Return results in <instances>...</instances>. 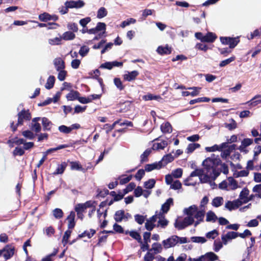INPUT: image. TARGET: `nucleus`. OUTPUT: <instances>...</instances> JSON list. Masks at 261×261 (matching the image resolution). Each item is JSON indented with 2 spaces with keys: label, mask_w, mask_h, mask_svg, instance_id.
<instances>
[{
  "label": "nucleus",
  "mask_w": 261,
  "mask_h": 261,
  "mask_svg": "<svg viewBox=\"0 0 261 261\" xmlns=\"http://www.w3.org/2000/svg\"><path fill=\"white\" fill-rule=\"evenodd\" d=\"M99 95L97 94H92L88 96L87 97H80L78 96L77 100L79 101L83 104L88 103L91 102L93 100L99 98Z\"/></svg>",
  "instance_id": "obj_14"
},
{
  "label": "nucleus",
  "mask_w": 261,
  "mask_h": 261,
  "mask_svg": "<svg viewBox=\"0 0 261 261\" xmlns=\"http://www.w3.org/2000/svg\"><path fill=\"white\" fill-rule=\"evenodd\" d=\"M15 248L12 245H7L4 248V257L5 259L11 258L14 254Z\"/></svg>",
  "instance_id": "obj_12"
},
{
  "label": "nucleus",
  "mask_w": 261,
  "mask_h": 261,
  "mask_svg": "<svg viewBox=\"0 0 261 261\" xmlns=\"http://www.w3.org/2000/svg\"><path fill=\"white\" fill-rule=\"evenodd\" d=\"M225 146V143H222L221 145L219 146L215 145L212 147H206L205 150L207 152H213L216 150H222Z\"/></svg>",
  "instance_id": "obj_33"
},
{
  "label": "nucleus",
  "mask_w": 261,
  "mask_h": 261,
  "mask_svg": "<svg viewBox=\"0 0 261 261\" xmlns=\"http://www.w3.org/2000/svg\"><path fill=\"white\" fill-rule=\"evenodd\" d=\"M235 59H236L235 57L234 56H232V57H231L230 58H229L228 59H227L226 60L222 61L220 62V63L219 64V66H220V67H224L226 65L229 64L231 62H232L233 61H234Z\"/></svg>",
  "instance_id": "obj_56"
},
{
  "label": "nucleus",
  "mask_w": 261,
  "mask_h": 261,
  "mask_svg": "<svg viewBox=\"0 0 261 261\" xmlns=\"http://www.w3.org/2000/svg\"><path fill=\"white\" fill-rule=\"evenodd\" d=\"M44 130H49L52 126V123L47 118L43 117L41 119Z\"/></svg>",
  "instance_id": "obj_26"
},
{
  "label": "nucleus",
  "mask_w": 261,
  "mask_h": 261,
  "mask_svg": "<svg viewBox=\"0 0 261 261\" xmlns=\"http://www.w3.org/2000/svg\"><path fill=\"white\" fill-rule=\"evenodd\" d=\"M227 181L229 190H234L240 187L237 181L232 177H229L227 179Z\"/></svg>",
  "instance_id": "obj_21"
},
{
  "label": "nucleus",
  "mask_w": 261,
  "mask_h": 261,
  "mask_svg": "<svg viewBox=\"0 0 261 261\" xmlns=\"http://www.w3.org/2000/svg\"><path fill=\"white\" fill-rule=\"evenodd\" d=\"M86 207L83 203H79L75 206L74 210L77 213H83L86 210Z\"/></svg>",
  "instance_id": "obj_64"
},
{
  "label": "nucleus",
  "mask_w": 261,
  "mask_h": 261,
  "mask_svg": "<svg viewBox=\"0 0 261 261\" xmlns=\"http://www.w3.org/2000/svg\"><path fill=\"white\" fill-rule=\"evenodd\" d=\"M95 232L94 229H91L90 230L85 231L79 237L82 238L87 236L88 238H91L95 233Z\"/></svg>",
  "instance_id": "obj_48"
},
{
  "label": "nucleus",
  "mask_w": 261,
  "mask_h": 261,
  "mask_svg": "<svg viewBox=\"0 0 261 261\" xmlns=\"http://www.w3.org/2000/svg\"><path fill=\"white\" fill-rule=\"evenodd\" d=\"M132 178V175L125 176L122 175L118 178L119 180V183L121 185H123L127 183Z\"/></svg>",
  "instance_id": "obj_46"
},
{
  "label": "nucleus",
  "mask_w": 261,
  "mask_h": 261,
  "mask_svg": "<svg viewBox=\"0 0 261 261\" xmlns=\"http://www.w3.org/2000/svg\"><path fill=\"white\" fill-rule=\"evenodd\" d=\"M194 220L190 217H186L183 220L177 219L174 223V226L179 230L192 224Z\"/></svg>",
  "instance_id": "obj_5"
},
{
  "label": "nucleus",
  "mask_w": 261,
  "mask_h": 261,
  "mask_svg": "<svg viewBox=\"0 0 261 261\" xmlns=\"http://www.w3.org/2000/svg\"><path fill=\"white\" fill-rule=\"evenodd\" d=\"M156 216L154 215L149 219L147 220L145 225V228L147 230L150 231L152 230L154 227H156V224H155L156 222Z\"/></svg>",
  "instance_id": "obj_18"
},
{
  "label": "nucleus",
  "mask_w": 261,
  "mask_h": 261,
  "mask_svg": "<svg viewBox=\"0 0 261 261\" xmlns=\"http://www.w3.org/2000/svg\"><path fill=\"white\" fill-rule=\"evenodd\" d=\"M70 164L71 165V170H80L83 172H85V169L83 168L79 162H71Z\"/></svg>",
  "instance_id": "obj_32"
},
{
  "label": "nucleus",
  "mask_w": 261,
  "mask_h": 261,
  "mask_svg": "<svg viewBox=\"0 0 261 261\" xmlns=\"http://www.w3.org/2000/svg\"><path fill=\"white\" fill-rule=\"evenodd\" d=\"M151 252L153 251L154 254L160 253L162 250L161 244L158 243H154L152 245V247L149 250Z\"/></svg>",
  "instance_id": "obj_29"
},
{
  "label": "nucleus",
  "mask_w": 261,
  "mask_h": 261,
  "mask_svg": "<svg viewBox=\"0 0 261 261\" xmlns=\"http://www.w3.org/2000/svg\"><path fill=\"white\" fill-rule=\"evenodd\" d=\"M122 65L123 62L115 61L113 62H107L102 64L100 68L111 69L113 67H121Z\"/></svg>",
  "instance_id": "obj_15"
},
{
  "label": "nucleus",
  "mask_w": 261,
  "mask_h": 261,
  "mask_svg": "<svg viewBox=\"0 0 261 261\" xmlns=\"http://www.w3.org/2000/svg\"><path fill=\"white\" fill-rule=\"evenodd\" d=\"M18 121L16 124L13 122L11 124V127L13 132L15 131L17 127L23 125L25 121L30 120L31 118V115L29 110L22 109L17 114Z\"/></svg>",
  "instance_id": "obj_4"
},
{
  "label": "nucleus",
  "mask_w": 261,
  "mask_h": 261,
  "mask_svg": "<svg viewBox=\"0 0 261 261\" xmlns=\"http://www.w3.org/2000/svg\"><path fill=\"white\" fill-rule=\"evenodd\" d=\"M139 72L137 70L125 71V73L123 75V78L124 81L131 82L135 80L139 75Z\"/></svg>",
  "instance_id": "obj_13"
},
{
  "label": "nucleus",
  "mask_w": 261,
  "mask_h": 261,
  "mask_svg": "<svg viewBox=\"0 0 261 261\" xmlns=\"http://www.w3.org/2000/svg\"><path fill=\"white\" fill-rule=\"evenodd\" d=\"M124 211L119 210L115 213L114 219L116 222H120L124 220Z\"/></svg>",
  "instance_id": "obj_38"
},
{
  "label": "nucleus",
  "mask_w": 261,
  "mask_h": 261,
  "mask_svg": "<svg viewBox=\"0 0 261 261\" xmlns=\"http://www.w3.org/2000/svg\"><path fill=\"white\" fill-rule=\"evenodd\" d=\"M75 213L73 211H71L67 218L68 221V227L69 229H72L75 226Z\"/></svg>",
  "instance_id": "obj_23"
},
{
  "label": "nucleus",
  "mask_w": 261,
  "mask_h": 261,
  "mask_svg": "<svg viewBox=\"0 0 261 261\" xmlns=\"http://www.w3.org/2000/svg\"><path fill=\"white\" fill-rule=\"evenodd\" d=\"M108 12L106 9L104 7H100L97 13V17L98 18H102L107 15Z\"/></svg>",
  "instance_id": "obj_44"
},
{
  "label": "nucleus",
  "mask_w": 261,
  "mask_h": 261,
  "mask_svg": "<svg viewBox=\"0 0 261 261\" xmlns=\"http://www.w3.org/2000/svg\"><path fill=\"white\" fill-rule=\"evenodd\" d=\"M128 233L130 237L136 240L138 242H141V237L138 232L136 231H130Z\"/></svg>",
  "instance_id": "obj_61"
},
{
  "label": "nucleus",
  "mask_w": 261,
  "mask_h": 261,
  "mask_svg": "<svg viewBox=\"0 0 261 261\" xmlns=\"http://www.w3.org/2000/svg\"><path fill=\"white\" fill-rule=\"evenodd\" d=\"M58 79L60 81H63L67 74V71L65 70V69L58 70Z\"/></svg>",
  "instance_id": "obj_50"
},
{
  "label": "nucleus",
  "mask_w": 261,
  "mask_h": 261,
  "mask_svg": "<svg viewBox=\"0 0 261 261\" xmlns=\"http://www.w3.org/2000/svg\"><path fill=\"white\" fill-rule=\"evenodd\" d=\"M189 90H192V92H190V95L194 97L197 96L199 95L200 93V91L201 90L200 87H189L188 88Z\"/></svg>",
  "instance_id": "obj_57"
},
{
  "label": "nucleus",
  "mask_w": 261,
  "mask_h": 261,
  "mask_svg": "<svg viewBox=\"0 0 261 261\" xmlns=\"http://www.w3.org/2000/svg\"><path fill=\"white\" fill-rule=\"evenodd\" d=\"M39 19L41 21L46 22L50 20V14L47 13H43L39 15Z\"/></svg>",
  "instance_id": "obj_63"
},
{
  "label": "nucleus",
  "mask_w": 261,
  "mask_h": 261,
  "mask_svg": "<svg viewBox=\"0 0 261 261\" xmlns=\"http://www.w3.org/2000/svg\"><path fill=\"white\" fill-rule=\"evenodd\" d=\"M114 83L115 85L119 90H122L124 89V87L122 84V82H121L120 79L119 78H115L114 79Z\"/></svg>",
  "instance_id": "obj_54"
},
{
  "label": "nucleus",
  "mask_w": 261,
  "mask_h": 261,
  "mask_svg": "<svg viewBox=\"0 0 261 261\" xmlns=\"http://www.w3.org/2000/svg\"><path fill=\"white\" fill-rule=\"evenodd\" d=\"M22 135L29 140L33 139L35 135L31 130H24L22 133Z\"/></svg>",
  "instance_id": "obj_53"
},
{
  "label": "nucleus",
  "mask_w": 261,
  "mask_h": 261,
  "mask_svg": "<svg viewBox=\"0 0 261 261\" xmlns=\"http://www.w3.org/2000/svg\"><path fill=\"white\" fill-rule=\"evenodd\" d=\"M238 206L237 203L235 201H228L225 204V207L229 211L234 210Z\"/></svg>",
  "instance_id": "obj_42"
},
{
  "label": "nucleus",
  "mask_w": 261,
  "mask_h": 261,
  "mask_svg": "<svg viewBox=\"0 0 261 261\" xmlns=\"http://www.w3.org/2000/svg\"><path fill=\"white\" fill-rule=\"evenodd\" d=\"M217 38V36L215 34L208 32L205 35H204L203 40V42H213Z\"/></svg>",
  "instance_id": "obj_25"
},
{
  "label": "nucleus",
  "mask_w": 261,
  "mask_h": 261,
  "mask_svg": "<svg viewBox=\"0 0 261 261\" xmlns=\"http://www.w3.org/2000/svg\"><path fill=\"white\" fill-rule=\"evenodd\" d=\"M154 255L155 254L153 253L149 250L145 255L144 257V260L153 261V260L154 259Z\"/></svg>",
  "instance_id": "obj_59"
},
{
  "label": "nucleus",
  "mask_w": 261,
  "mask_h": 261,
  "mask_svg": "<svg viewBox=\"0 0 261 261\" xmlns=\"http://www.w3.org/2000/svg\"><path fill=\"white\" fill-rule=\"evenodd\" d=\"M178 236H173L171 237L164 240L162 242L165 248H169L174 247L178 243Z\"/></svg>",
  "instance_id": "obj_9"
},
{
  "label": "nucleus",
  "mask_w": 261,
  "mask_h": 261,
  "mask_svg": "<svg viewBox=\"0 0 261 261\" xmlns=\"http://www.w3.org/2000/svg\"><path fill=\"white\" fill-rule=\"evenodd\" d=\"M202 261H215L218 259V256L213 252L206 253L201 255Z\"/></svg>",
  "instance_id": "obj_17"
},
{
  "label": "nucleus",
  "mask_w": 261,
  "mask_h": 261,
  "mask_svg": "<svg viewBox=\"0 0 261 261\" xmlns=\"http://www.w3.org/2000/svg\"><path fill=\"white\" fill-rule=\"evenodd\" d=\"M220 40L223 44L228 45L230 48L235 47L240 41L239 38L229 37H221Z\"/></svg>",
  "instance_id": "obj_6"
},
{
  "label": "nucleus",
  "mask_w": 261,
  "mask_h": 261,
  "mask_svg": "<svg viewBox=\"0 0 261 261\" xmlns=\"http://www.w3.org/2000/svg\"><path fill=\"white\" fill-rule=\"evenodd\" d=\"M162 167V162H155L152 164H146L145 166V170L147 172H150L155 169H160Z\"/></svg>",
  "instance_id": "obj_19"
},
{
  "label": "nucleus",
  "mask_w": 261,
  "mask_h": 261,
  "mask_svg": "<svg viewBox=\"0 0 261 261\" xmlns=\"http://www.w3.org/2000/svg\"><path fill=\"white\" fill-rule=\"evenodd\" d=\"M71 233V231L69 229L66 230L65 232L62 239V243L64 246L67 244L68 239L69 238Z\"/></svg>",
  "instance_id": "obj_52"
},
{
  "label": "nucleus",
  "mask_w": 261,
  "mask_h": 261,
  "mask_svg": "<svg viewBox=\"0 0 261 261\" xmlns=\"http://www.w3.org/2000/svg\"><path fill=\"white\" fill-rule=\"evenodd\" d=\"M168 145L166 141L163 140L160 142H154L152 145V149L159 150L164 149Z\"/></svg>",
  "instance_id": "obj_22"
},
{
  "label": "nucleus",
  "mask_w": 261,
  "mask_h": 261,
  "mask_svg": "<svg viewBox=\"0 0 261 261\" xmlns=\"http://www.w3.org/2000/svg\"><path fill=\"white\" fill-rule=\"evenodd\" d=\"M154 216H156L155 218L156 227H161L165 228L168 224V221L165 219V215L161 212H156Z\"/></svg>",
  "instance_id": "obj_8"
},
{
  "label": "nucleus",
  "mask_w": 261,
  "mask_h": 261,
  "mask_svg": "<svg viewBox=\"0 0 261 261\" xmlns=\"http://www.w3.org/2000/svg\"><path fill=\"white\" fill-rule=\"evenodd\" d=\"M247 103H250V105L255 106L261 103V95H257L255 96L250 101H248Z\"/></svg>",
  "instance_id": "obj_39"
},
{
  "label": "nucleus",
  "mask_w": 261,
  "mask_h": 261,
  "mask_svg": "<svg viewBox=\"0 0 261 261\" xmlns=\"http://www.w3.org/2000/svg\"><path fill=\"white\" fill-rule=\"evenodd\" d=\"M220 163L221 160L218 156H216L215 154H213L211 157L204 160L202 165L204 170L215 175V177H218L221 173L220 170L218 168Z\"/></svg>",
  "instance_id": "obj_2"
},
{
  "label": "nucleus",
  "mask_w": 261,
  "mask_h": 261,
  "mask_svg": "<svg viewBox=\"0 0 261 261\" xmlns=\"http://www.w3.org/2000/svg\"><path fill=\"white\" fill-rule=\"evenodd\" d=\"M41 120L40 117H36L32 119L31 124V128L32 131H34L36 133H39L41 129V127L40 124L38 123V121Z\"/></svg>",
  "instance_id": "obj_16"
},
{
  "label": "nucleus",
  "mask_w": 261,
  "mask_h": 261,
  "mask_svg": "<svg viewBox=\"0 0 261 261\" xmlns=\"http://www.w3.org/2000/svg\"><path fill=\"white\" fill-rule=\"evenodd\" d=\"M182 174V170L181 168H177L172 172L171 174L166 175L165 181L167 185L171 184L173 180V177L180 178Z\"/></svg>",
  "instance_id": "obj_7"
},
{
  "label": "nucleus",
  "mask_w": 261,
  "mask_h": 261,
  "mask_svg": "<svg viewBox=\"0 0 261 261\" xmlns=\"http://www.w3.org/2000/svg\"><path fill=\"white\" fill-rule=\"evenodd\" d=\"M155 184V179H150L144 182V186L146 189H151L154 187Z\"/></svg>",
  "instance_id": "obj_49"
},
{
  "label": "nucleus",
  "mask_w": 261,
  "mask_h": 261,
  "mask_svg": "<svg viewBox=\"0 0 261 261\" xmlns=\"http://www.w3.org/2000/svg\"><path fill=\"white\" fill-rule=\"evenodd\" d=\"M223 201L224 200L222 197H216L213 199L212 204L214 206L218 207L223 204Z\"/></svg>",
  "instance_id": "obj_37"
},
{
  "label": "nucleus",
  "mask_w": 261,
  "mask_h": 261,
  "mask_svg": "<svg viewBox=\"0 0 261 261\" xmlns=\"http://www.w3.org/2000/svg\"><path fill=\"white\" fill-rule=\"evenodd\" d=\"M157 51L161 55L169 54L171 53V49L168 46L165 47L159 46L157 49Z\"/></svg>",
  "instance_id": "obj_40"
},
{
  "label": "nucleus",
  "mask_w": 261,
  "mask_h": 261,
  "mask_svg": "<svg viewBox=\"0 0 261 261\" xmlns=\"http://www.w3.org/2000/svg\"><path fill=\"white\" fill-rule=\"evenodd\" d=\"M213 173L206 171L205 170L197 169L193 171L186 179L184 180V185L186 186H194L195 184L193 182H190L192 177L198 176L201 183H207L213 181L216 179L217 177Z\"/></svg>",
  "instance_id": "obj_1"
},
{
  "label": "nucleus",
  "mask_w": 261,
  "mask_h": 261,
  "mask_svg": "<svg viewBox=\"0 0 261 261\" xmlns=\"http://www.w3.org/2000/svg\"><path fill=\"white\" fill-rule=\"evenodd\" d=\"M200 145L198 143H191L189 144L187 148L186 152L187 153L193 152L196 148L200 147Z\"/></svg>",
  "instance_id": "obj_43"
},
{
  "label": "nucleus",
  "mask_w": 261,
  "mask_h": 261,
  "mask_svg": "<svg viewBox=\"0 0 261 261\" xmlns=\"http://www.w3.org/2000/svg\"><path fill=\"white\" fill-rule=\"evenodd\" d=\"M192 242L198 243H204L206 242V239L202 237H193L191 238Z\"/></svg>",
  "instance_id": "obj_58"
},
{
  "label": "nucleus",
  "mask_w": 261,
  "mask_h": 261,
  "mask_svg": "<svg viewBox=\"0 0 261 261\" xmlns=\"http://www.w3.org/2000/svg\"><path fill=\"white\" fill-rule=\"evenodd\" d=\"M174 159V156H173L171 153L167 154L164 155L162 161L159 162H162V165L163 166H165L167 165L168 163L171 162Z\"/></svg>",
  "instance_id": "obj_27"
},
{
  "label": "nucleus",
  "mask_w": 261,
  "mask_h": 261,
  "mask_svg": "<svg viewBox=\"0 0 261 261\" xmlns=\"http://www.w3.org/2000/svg\"><path fill=\"white\" fill-rule=\"evenodd\" d=\"M218 234H219V233H218V232L217 230H213L212 231H211L207 232L206 234V237L208 239H214L218 236Z\"/></svg>",
  "instance_id": "obj_62"
},
{
  "label": "nucleus",
  "mask_w": 261,
  "mask_h": 261,
  "mask_svg": "<svg viewBox=\"0 0 261 261\" xmlns=\"http://www.w3.org/2000/svg\"><path fill=\"white\" fill-rule=\"evenodd\" d=\"M143 99L145 100H155L160 101L162 100V98L160 95H155L151 93H148L147 95L143 96Z\"/></svg>",
  "instance_id": "obj_28"
},
{
  "label": "nucleus",
  "mask_w": 261,
  "mask_h": 261,
  "mask_svg": "<svg viewBox=\"0 0 261 261\" xmlns=\"http://www.w3.org/2000/svg\"><path fill=\"white\" fill-rule=\"evenodd\" d=\"M136 22V20L134 18H130L124 20L120 24V27L122 28H124L125 27L129 25L130 24H134Z\"/></svg>",
  "instance_id": "obj_47"
},
{
  "label": "nucleus",
  "mask_w": 261,
  "mask_h": 261,
  "mask_svg": "<svg viewBox=\"0 0 261 261\" xmlns=\"http://www.w3.org/2000/svg\"><path fill=\"white\" fill-rule=\"evenodd\" d=\"M80 95V93L76 91H71L66 95V98L68 100H74L77 99L78 96Z\"/></svg>",
  "instance_id": "obj_34"
},
{
  "label": "nucleus",
  "mask_w": 261,
  "mask_h": 261,
  "mask_svg": "<svg viewBox=\"0 0 261 261\" xmlns=\"http://www.w3.org/2000/svg\"><path fill=\"white\" fill-rule=\"evenodd\" d=\"M184 213L187 215V217H190L192 219H196L197 220L195 222V226H197L200 221H202L204 217V212L202 211H198L196 205H191L187 208L184 210Z\"/></svg>",
  "instance_id": "obj_3"
},
{
  "label": "nucleus",
  "mask_w": 261,
  "mask_h": 261,
  "mask_svg": "<svg viewBox=\"0 0 261 261\" xmlns=\"http://www.w3.org/2000/svg\"><path fill=\"white\" fill-rule=\"evenodd\" d=\"M151 150L149 148L147 149L141 155V162H144L147 160L148 155L150 154Z\"/></svg>",
  "instance_id": "obj_55"
},
{
  "label": "nucleus",
  "mask_w": 261,
  "mask_h": 261,
  "mask_svg": "<svg viewBox=\"0 0 261 261\" xmlns=\"http://www.w3.org/2000/svg\"><path fill=\"white\" fill-rule=\"evenodd\" d=\"M97 33H101L102 34L106 33V25L103 22L97 23L95 28H94Z\"/></svg>",
  "instance_id": "obj_30"
},
{
  "label": "nucleus",
  "mask_w": 261,
  "mask_h": 261,
  "mask_svg": "<svg viewBox=\"0 0 261 261\" xmlns=\"http://www.w3.org/2000/svg\"><path fill=\"white\" fill-rule=\"evenodd\" d=\"M54 64L57 71L65 69L64 61L61 58H56L54 60Z\"/></svg>",
  "instance_id": "obj_20"
},
{
  "label": "nucleus",
  "mask_w": 261,
  "mask_h": 261,
  "mask_svg": "<svg viewBox=\"0 0 261 261\" xmlns=\"http://www.w3.org/2000/svg\"><path fill=\"white\" fill-rule=\"evenodd\" d=\"M66 5L69 9H80L83 8L85 6V3L84 1L81 0L78 1L71 0L66 1Z\"/></svg>",
  "instance_id": "obj_11"
},
{
  "label": "nucleus",
  "mask_w": 261,
  "mask_h": 261,
  "mask_svg": "<svg viewBox=\"0 0 261 261\" xmlns=\"http://www.w3.org/2000/svg\"><path fill=\"white\" fill-rule=\"evenodd\" d=\"M66 167V164L65 162L62 163L61 164L59 165L57 168L56 169V171L54 173V174H62Z\"/></svg>",
  "instance_id": "obj_45"
},
{
  "label": "nucleus",
  "mask_w": 261,
  "mask_h": 261,
  "mask_svg": "<svg viewBox=\"0 0 261 261\" xmlns=\"http://www.w3.org/2000/svg\"><path fill=\"white\" fill-rule=\"evenodd\" d=\"M75 34L69 31L64 33L61 37L62 39L65 40H73L75 38Z\"/></svg>",
  "instance_id": "obj_36"
},
{
  "label": "nucleus",
  "mask_w": 261,
  "mask_h": 261,
  "mask_svg": "<svg viewBox=\"0 0 261 261\" xmlns=\"http://www.w3.org/2000/svg\"><path fill=\"white\" fill-rule=\"evenodd\" d=\"M53 214L56 219H60L63 216V212L61 209L56 208L53 210Z\"/></svg>",
  "instance_id": "obj_51"
},
{
  "label": "nucleus",
  "mask_w": 261,
  "mask_h": 261,
  "mask_svg": "<svg viewBox=\"0 0 261 261\" xmlns=\"http://www.w3.org/2000/svg\"><path fill=\"white\" fill-rule=\"evenodd\" d=\"M217 219V217L214 212L210 211L207 213L206 218V221L214 222H215Z\"/></svg>",
  "instance_id": "obj_41"
},
{
  "label": "nucleus",
  "mask_w": 261,
  "mask_h": 261,
  "mask_svg": "<svg viewBox=\"0 0 261 261\" xmlns=\"http://www.w3.org/2000/svg\"><path fill=\"white\" fill-rule=\"evenodd\" d=\"M238 237V232L234 231H229L225 234H223L221 236L223 244L226 245L228 242L232 239H236Z\"/></svg>",
  "instance_id": "obj_10"
},
{
  "label": "nucleus",
  "mask_w": 261,
  "mask_h": 261,
  "mask_svg": "<svg viewBox=\"0 0 261 261\" xmlns=\"http://www.w3.org/2000/svg\"><path fill=\"white\" fill-rule=\"evenodd\" d=\"M161 129L164 133H170L172 132V127L169 122H165L161 125Z\"/></svg>",
  "instance_id": "obj_35"
},
{
  "label": "nucleus",
  "mask_w": 261,
  "mask_h": 261,
  "mask_svg": "<svg viewBox=\"0 0 261 261\" xmlns=\"http://www.w3.org/2000/svg\"><path fill=\"white\" fill-rule=\"evenodd\" d=\"M173 204V199L172 198H169L167 200L166 202L164 203L161 207V213L165 214L167 213L169 211L170 207Z\"/></svg>",
  "instance_id": "obj_24"
},
{
  "label": "nucleus",
  "mask_w": 261,
  "mask_h": 261,
  "mask_svg": "<svg viewBox=\"0 0 261 261\" xmlns=\"http://www.w3.org/2000/svg\"><path fill=\"white\" fill-rule=\"evenodd\" d=\"M89 51V48L87 46H83L79 50V54L82 57L86 56Z\"/></svg>",
  "instance_id": "obj_60"
},
{
  "label": "nucleus",
  "mask_w": 261,
  "mask_h": 261,
  "mask_svg": "<svg viewBox=\"0 0 261 261\" xmlns=\"http://www.w3.org/2000/svg\"><path fill=\"white\" fill-rule=\"evenodd\" d=\"M55 77L53 75H50L46 81V83L45 84V87L47 89H51L55 84Z\"/></svg>",
  "instance_id": "obj_31"
}]
</instances>
